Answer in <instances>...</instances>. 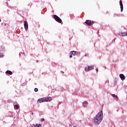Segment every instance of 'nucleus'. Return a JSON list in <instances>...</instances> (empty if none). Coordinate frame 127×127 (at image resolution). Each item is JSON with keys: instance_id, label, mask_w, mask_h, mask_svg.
I'll return each mask as SVG.
<instances>
[{"instance_id": "obj_3", "label": "nucleus", "mask_w": 127, "mask_h": 127, "mask_svg": "<svg viewBox=\"0 0 127 127\" xmlns=\"http://www.w3.org/2000/svg\"><path fill=\"white\" fill-rule=\"evenodd\" d=\"M24 26L25 30H28V22H27V21L24 22Z\"/></svg>"}, {"instance_id": "obj_12", "label": "nucleus", "mask_w": 127, "mask_h": 127, "mask_svg": "<svg viewBox=\"0 0 127 127\" xmlns=\"http://www.w3.org/2000/svg\"><path fill=\"white\" fill-rule=\"evenodd\" d=\"M85 71H90V66H88L85 67L84 68Z\"/></svg>"}, {"instance_id": "obj_21", "label": "nucleus", "mask_w": 127, "mask_h": 127, "mask_svg": "<svg viewBox=\"0 0 127 127\" xmlns=\"http://www.w3.org/2000/svg\"><path fill=\"white\" fill-rule=\"evenodd\" d=\"M41 122H44V119H42L41 120Z\"/></svg>"}, {"instance_id": "obj_13", "label": "nucleus", "mask_w": 127, "mask_h": 127, "mask_svg": "<svg viewBox=\"0 0 127 127\" xmlns=\"http://www.w3.org/2000/svg\"><path fill=\"white\" fill-rule=\"evenodd\" d=\"M6 74H9V75H12V72L10 70H7L6 71Z\"/></svg>"}, {"instance_id": "obj_7", "label": "nucleus", "mask_w": 127, "mask_h": 127, "mask_svg": "<svg viewBox=\"0 0 127 127\" xmlns=\"http://www.w3.org/2000/svg\"><path fill=\"white\" fill-rule=\"evenodd\" d=\"M119 35H120L121 36H127V33L126 32H119Z\"/></svg>"}, {"instance_id": "obj_8", "label": "nucleus", "mask_w": 127, "mask_h": 127, "mask_svg": "<svg viewBox=\"0 0 127 127\" xmlns=\"http://www.w3.org/2000/svg\"><path fill=\"white\" fill-rule=\"evenodd\" d=\"M120 77L122 81H124V80H125L126 79V76H125V75H124V74H120Z\"/></svg>"}, {"instance_id": "obj_28", "label": "nucleus", "mask_w": 127, "mask_h": 127, "mask_svg": "<svg viewBox=\"0 0 127 127\" xmlns=\"http://www.w3.org/2000/svg\"><path fill=\"white\" fill-rule=\"evenodd\" d=\"M108 83H109V80H108Z\"/></svg>"}, {"instance_id": "obj_2", "label": "nucleus", "mask_w": 127, "mask_h": 127, "mask_svg": "<svg viewBox=\"0 0 127 127\" xmlns=\"http://www.w3.org/2000/svg\"><path fill=\"white\" fill-rule=\"evenodd\" d=\"M54 19H55L56 21H57L58 22H59L60 23H61V22H62V20L60 18V17H59L57 15H54Z\"/></svg>"}, {"instance_id": "obj_1", "label": "nucleus", "mask_w": 127, "mask_h": 127, "mask_svg": "<svg viewBox=\"0 0 127 127\" xmlns=\"http://www.w3.org/2000/svg\"><path fill=\"white\" fill-rule=\"evenodd\" d=\"M103 120V111H100L94 118V122L96 125H100Z\"/></svg>"}, {"instance_id": "obj_6", "label": "nucleus", "mask_w": 127, "mask_h": 127, "mask_svg": "<svg viewBox=\"0 0 127 127\" xmlns=\"http://www.w3.org/2000/svg\"><path fill=\"white\" fill-rule=\"evenodd\" d=\"M87 25H92L93 24V22H92V21L90 20H87L85 22Z\"/></svg>"}, {"instance_id": "obj_22", "label": "nucleus", "mask_w": 127, "mask_h": 127, "mask_svg": "<svg viewBox=\"0 0 127 127\" xmlns=\"http://www.w3.org/2000/svg\"><path fill=\"white\" fill-rule=\"evenodd\" d=\"M72 57H73V56H72V55H70L69 56V58H72Z\"/></svg>"}, {"instance_id": "obj_25", "label": "nucleus", "mask_w": 127, "mask_h": 127, "mask_svg": "<svg viewBox=\"0 0 127 127\" xmlns=\"http://www.w3.org/2000/svg\"><path fill=\"white\" fill-rule=\"evenodd\" d=\"M21 54H22V53H19V56H20V55H21Z\"/></svg>"}, {"instance_id": "obj_5", "label": "nucleus", "mask_w": 127, "mask_h": 127, "mask_svg": "<svg viewBox=\"0 0 127 127\" xmlns=\"http://www.w3.org/2000/svg\"><path fill=\"white\" fill-rule=\"evenodd\" d=\"M46 99H45V98H40L38 100V102H39V103H44V102H46Z\"/></svg>"}, {"instance_id": "obj_11", "label": "nucleus", "mask_w": 127, "mask_h": 127, "mask_svg": "<svg viewBox=\"0 0 127 127\" xmlns=\"http://www.w3.org/2000/svg\"><path fill=\"white\" fill-rule=\"evenodd\" d=\"M76 51H71L69 53V54L70 55H73L74 56V55L76 54Z\"/></svg>"}, {"instance_id": "obj_9", "label": "nucleus", "mask_w": 127, "mask_h": 127, "mask_svg": "<svg viewBox=\"0 0 127 127\" xmlns=\"http://www.w3.org/2000/svg\"><path fill=\"white\" fill-rule=\"evenodd\" d=\"M41 127V124H36V125L33 124L31 125V127Z\"/></svg>"}, {"instance_id": "obj_24", "label": "nucleus", "mask_w": 127, "mask_h": 127, "mask_svg": "<svg viewBox=\"0 0 127 127\" xmlns=\"http://www.w3.org/2000/svg\"><path fill=\"white\" fill-rule=\"evenodd\" d=\"M61 73H62L63 74H64V71H61Z\"/></svg>"}, {"instance_id": "obj_23", "label": "nucleus", "mask_w": 127, "mask_h": 127, "mask_svg": "<svg viewBox=\"0 0 127 127\" xmlns=\"http://www.w3.org/2000/svg\"><path fill=\"white\" fill-rule=\"evenodd\" d=\"M96 72H97V73H98V71H99V69L96 68Z\"/></svg>"}, {"instance_id": "obj_4", "label": "nucleus", "mask_w": 127, "mask_h": 127, "mask_svg": "<svg viewBox=\"0 0 127 127\" xmlns=\"http://www.w3.org/2000/svg\"><path fill=\"white\" fill-rule=\"evenodd\" d=\"M120 5L121 7V12H123V11L124 10V5H123V1H122V0H120Z\"/></svg>"}, {"instance_id": "obj_27", "label": "nucleus", "mask_w": 127, "mask_h": 127, "mask_svg": "<svg viewBox=\"0 0 127 127\" xmlns=\"http://www.w3.org/2000/svg\"><path fill=\"white\" fill-rule=\"evenodd\" d=\"M73 127H76V126H73Z\"/></svg>"}, {"instance_id": "obj_17", "label": "nucleus", "mask_w": 127, "mask_h": 127, "mask_svg": "<svg viewBox=\"0 0 127 127\" xmlns=\"http://www.w3.org/2000/svg\"><path fill=\"white\" fill-rule=\"evenodd\" d=\"M83 107H84V108H87V106H88V104H82Z\"/></svg>"}, {"instance_id": "obj_20", "label": "nucleus", "mask_w": 127, "mask_h": 127, "mask_svg": "<svg viewBox=\"0 0 127 127\" xmlns=\"http://www.w3.org/2000/svg\"><path fill=\"white\" fill-rule=\"evenodd\" d=\"M4 56L3 54L0 53V57H3Z\"/></svg>"}, {"instance_id": "obj_19", "label": "nucleus", "mask_w": 127, "mask_h": 127, "mask_svg": "<svg viewBox=\"0 0 127 127\" xmlns=\"http://www.w3.org/2000/svg\"><path fill=\"white\" fill-rule=\"evenodd\" d=\"M34 91H35V92H38V88H35L34 89Z\"/></svg>"}, {"instance_id": "obj_14", "label": "nucleus", "mask_w": 127, "mask_h": 127, "mask_svg": "<svg viewBox=\"0 0 127 127\" xmlns=\"http://www.w3.org/2000/svg\"><path fill=\"white\" fill-rule=\"evenodd\" d=\"M14 108L15 110H18V105H15L14 106Z\"/></svg>"}, {"instance_id": "obj_10", "label": "nucleus", "mask_w": 127, "mask_h": 127, "mask_svg": "<svg viewBox=\"0 0 127 127\" xmlns=\"http://www.w3.org/2000/svg\"><path fill=\"white\" fill-rule=\"evenodd\" d=\"M46 100V102H51L52 101V98L51 97L45 98Z\"/></svg>"}, {"instance_id": "obj_18", "label": "nucleus", "mask_w": 127, "mask_h": 127, "mask_svg": "<svg viewBox=\"0 0 127 127\" xmlns=\"http://www.w3.org/2000/svg\"><path fill=\"white\" fill-rule=\"evenodd\" d=\"M83 104H86V105H88V101H84V102L83 103Z\"/></svg>"}, {"instance_id": "obj_16", "label": "nucleus", "mask_w": 127, "mask_h": 127, "mask_svg": "<svg viewBox=\"0 0 127 127\" xmlns=\"http://www.w3.org/2000/svg\"><path fill=\"white\" fill-rule=\"evenodd\" d=\"M94 69V65L90 66L89 67V70H93Z\"/></svg>"}, {"instance_id": "obj_26", "label": "nucleus", "mask_w": 127, "mask_h": 127, "mask_svg": "<svg viewBox=\"0 0 127 127\" xmlns=\"http://www.w3.org/2000/svg\"><path fill=\"white\" fill-rule=\"evenodd\" d=\"M32 115L33 116V112L32 113Z\"/></svg>"}, {"instance_id": "obj_15", "label": "nucleus", "mask_w": 127, "mask_h": 127, "mask_svg": "<svg viewBox=\"0 0 127 127\" xmlns=\"http://www.w3.org/2000/svg\"><path fill=\"white\" fill-rule=\"evenodd\" d=\"M112 97H113L114 98H116V99H118V96L116 95V94H112Z\"/></svg>"}]
</instances>
